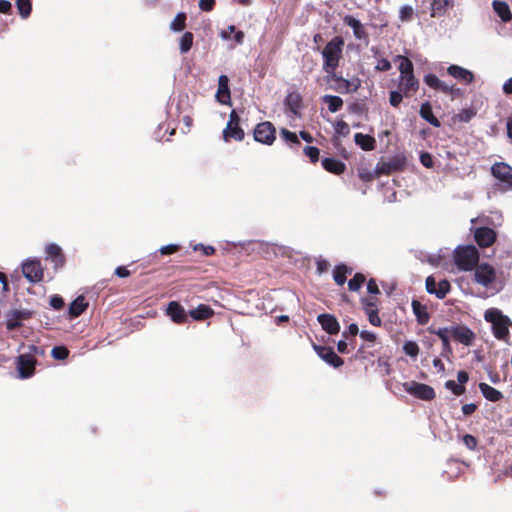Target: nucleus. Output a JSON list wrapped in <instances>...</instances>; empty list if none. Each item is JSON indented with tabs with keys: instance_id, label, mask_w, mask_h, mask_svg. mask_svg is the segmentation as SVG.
<instances>
[{
	"instance_id": "obj_1",
	"label": "nucleus",
	"mask_w": 512,
	"mask_h": 512,
	"mask_svg": "<svg viewBox=\"0 0 512 512\" xmlns=\"http://www.w3.org/2000/svg\"><path fill=\"white\" fill-rule=\"evenodd\" d=\"M344 39L341 36L333 37L323 48V70L326 73L336 71L342 58Z\"/></svg>"
},
{
	"instance_id": "obj_2",
	"label": "nucleus",
	"mask_w": 512,
	"mask_h": 512,
	"mask_svg": "<svg viewBox=\"0 0 512 512\" xmlns=\"http://www.w3.org/2000/svg\"><path fill=\"white\" fill-rule=\"evenodd\" d=\"M45 351L42 347L29 345L26 353L20 354L16 359V367L21 379H27L34 375L37 364V356H43Z\"/></svg>"
},
{
	"instance_id": "obj_3",
	"label": "nucleus",
	"mask_w": 512,
	"mask_h": 512,
	"mask_svg": "<svg viewBox=\"0 0 512 512\" xmlns=\"http://www.w3.org/2000/svg\"><path fill=\"white\" fill-rule=\"evenodd\" d=\"M479 261V252L472 245L457 247L454 251V262L461 271H472Z\"/></svg>"
},
{
	"instance_id": "obj_4",
	"label": "nucleus",
	"mask_w": 512,
	"mask_h": 512,
	"mask_svg": "<svg viewBox=\"0 0 512 512\" xmlns=\"http://www.w3.org/2000/svg\"><path fill=\"white\" fill-rule=\"evenodd\" d=\"M484 318L492 324L493 335L499 340H505L509 335L510 319L499 309L491 308L485 312Z\"/></svg>"
},
{
	"instance_id": "obj_5",
	"label": "nucleus",
	"mask_w": 512,
	"mask_h": 512,
	"mask_svg": "<svg viewBox=\"0 0 512 512\" xmlns=\"http://www.w3.org/2000/svg\"><path fill=\"white\" fill-rule=\"evenodd\" d=\"M492 176L500 181L502 191H512V166L506 162H495L491 166Z\"/></svg>"
},
{
	"instance_id": "obj_6",
	"label": "nucleus",
	"mask_w": 512,
	"mask_h": 512,
	"mask_svg": "<svg viewBox=\"0 0 512 512\" xmlns=\"http://www.w3.org/2000/svg\"><path fill=\"white\" fill-rule=\"evenodd\" d=\"M402 386L404 391L420 400L431 401L436 396L433 387L424 383L410 381L404 382Z\"/></svg>"
},
{
	"instance_id": "obj_7",
	"label": "nucleus",
	"mask_w": 512,
	"mask_h": 512,
	"mask_svg": "<svg viewBox=\"0 0 512 512\" xmlns=\"http://www.w3.org/2000/svg\"><path fill=\"white\" fill-rule=\"evenodd\" d=\"M253 136L256 142L272 145L276 139V129L269 121L260 122L254 128Z\"/></svg>"
},
{
	"instance_id": "obj_8",
	"label": "nucleus",
	"mask_w": 512,
	"mask_h": 512,
	"mask_svg": "<svg viewBox=\"0 0 512 512\" xmlns=\"http://www.w3.org/2000/svg\"><path fill=\"white\" fill-rule=\"evenodd\" d=\"M35 315L33 310L13 309L6 314V328L14 331L22 326L23 321L31 319Z\"/></svg>"
},
{
	"instance_id": "obj_9",
	"label": "nucleus",
	"mask_w": 512,
	"mask_h": 512,
	"mask_svg": "<svg viewBox=\"0 0 512 512\" xmlns=\"http://www.w3.org/2000/svg\"><path fill=\"white\" fill-rule=\"evenodd\" d=\"M474 270V278L476 283L484 287H488L496 279V271L494 267L489 263H481L479 265L477 264Z\"/></svg>"
},
{
	"instance_id": "obj_10",
	"label": "nucleus",
	"mask_w": 512,
	"mask_h": 512,
	"mask_svg": "<svg viewBox=\"0 0 512 512\" xmlns=\"http://www.w3.org/2000/svg\"><path fill=\"white\" fill-rule=\"evenodd\" d=\"M24 277L31 283H38L43 280L44 269L39 260H27L22 265Z\"/></svg>"
},
{
	"instance_id": "obj_11",
	"label": "nucleus",
	"mask_w": 512,
	"mask_h": 512,
	"mask_svg": "<svg viewBox=\"0 0 512 512\" xmlns=\"http://www.w3.org/2000/svg\"><path fill=\"white\" fill-rule=\"evenodd\" d=\"M328 74H329L330 79L337 83L335 90L342 94L356 92L361 85V81L358 78L348 80V79H345L342 76L338 75L336 73V71L330 72Z\"/></svg>"
},
{
	"instance_id": "obj_12",
	"label": "nucleus",
	"mask_w": 512,
	"mask_h": 512,
	"mask_svg": "<svg viewBox=\"0 0 512 512\" xmlns=\"http://www.w3.org/2000/svg\"><path fill=\"white\" fill-rule=\"evenodd\" d=\"M313 348L323 361L334 368H339L344 364V360L335 353L332 347L313 344Z\"/></svg>"
},
{
	"instance_id": "obj_13",
	"label": "nucleus",
	"mask_w": 512,
	"mask_h": 512,
	"mask_svg": "<svg viewBox=\"0 0 512 512\" xmlns=\"http://www.w3.org/2000/svg\"><path fill=\"white\" fill-rule=\"evenodd\" d=\"M405 166V156L396 155L390 158L388 161L382 162L380 165H378L377 171L379 174L390 175L391 173L404 170Z\"/></svg>"
},
{
	"instance_id": "obj_14",
	"label": "nucleus",
	"mask_w": 512,
	"mask_h": 512,
	"mask_svg": "<svg viewBox=\"0 0 512 512\" xmlns=\"http://www.w3.org/2000/svg\"><path fill=\"white\" fill-rule=\"evenodd\" d=\"M450 334L455 341L465 346H471L475 340V333L465 325L452 326Z\"/></svg>"
},
{
	"instance_id": "obj_15",
	"label": "nucleus",
	"mask_w": 512,
	"mask_h": 512,
	"mask_svg": "<svg viewBox=\"0 0 512 512\" xmlns=\"http://www.w3.org/2000/svg\"><path fill=\"white\" fill-rule=\"evenodd\" d=\"M474 238L480 247H490L496 241V232L490 227H479L475 230Z\"/></svg>"
},
{
	"instance_id": "obj_16",
	"label": "nucleus",
	"mask_w": 512,
	"mask_h": 512,
	"mask_svg": "<svg viewBox=\"0 0 512 512\" xmlns=\"http://www.w3.org/2000/svg\"><path fill=\"white\" fill-rule=\"evenodd\" d=\"M398 88L405 97H412L419 88V81L414 74L400 75Z\"/></svg>"
},
{
	"instance_id": "obj_17",
	"label": "nucleus",
	"mask_w": 512,
	"mask_h": 512,
	"mask_svg": "<svg viewBox=\"0 0 512 512\" xmlns=\"http://www.w3.org/2000/svg\"><path fill=\"white\" fill-rule=\"evenodd\" d=\"M166 313L176 324H184L188 321L189 313L187 314L184 307L177 301L169 302Z\"/></svg>"
},
{
	"instance_id": "obj_18",
	"label": "nucleus",
	"mask_w": 512,
	"mask_h": 512,
	"mask_svg": "<svg viewBox=\"0 0 512 512\" xmlns=\"http://www.w3.org/2000/svg\"><path fill=\"white\" fill-rule=\"evenodd\" d=\"M216 99L223 105H231V92L229 87V78L227 75H220L218 78Z\"/></svg>"
},
{
	"instance_id": "obj_19",
	"label": "nucleus",
	"mask_w": 512,
	"mask_h": 512,
	"mask_svg": "<svg viewBox=\"0 0 512 512\" xmlns=\"http://www.w3.org/2000/svg\"><path fill=\"white\" fill-rule=\"evenodd\" d=\"M318 322L322 329L330 335H336L340 331V325L336 317L332 314L323 313L318 315Z\"/></svg>"
},
{
	"instance_id": "obj_20",
	"label": "nucleus",
	"mask_w": 512,
	"mask_h": 512,
	"mask_svg": "<svg viewBox=\"0 0 512 512\" xmlns=\"http://www.w3.org/2000/svg\"><path fill=\"white\" fill-rule=\"evenodd\" d=\"M345 25L349 26L353 30L354 37L358 40L368 41L369 35L364 25L355 17L346 15L343 19Z\"/></svg>"
},
{
	"instance_id": "obj_21",
	"label": "nucleus",
	"mask_w": 512,
	"mask_h": 512,
	"mask_svg": "<svg viewBox=\"0 0 512 512\" xmlns=\"http://www.w3.org/2000/svg\"><path fill=\"white\" fill-rule=\"evenodd\" d=\"M447 73L458 81L464 84H471L474 80V75L470 70H467L458 65H450L447 68Z\"/></svg>"
},
{
	"instance_id": "obj_22",
	"label": "nucleus",
	"mask_w": 512,
	"mask_h": 512,
	"mask_svg": "<svg viewBox=\"0 0 512 512\" xmlns=\"http://www.w3.org/2000/svg\"><path fill=\"white\" fill-rule=\"evenodd\" d=\"M429 332L432 334L437 335L441 342H442V352L441 355L444 357H448V355L452 354L453 350L450 344L449 336L450 334V328L444 327V328H438L433 329L429 328Z\"/></svg>"
},
{
	"instance_id": "obj_23",
	"label": "nucleus",
	"mask_w": 512,
	"mask_h": 512,
	"mask_svg": "<svg viewBox=\"0 0 512 512\" xmlns=\"http://www.w3.org/2000/svg\"><path fill=\"white\" fill-rule=\"evenodd\" d=\"M46 254L51 262H53L56 269L63 267L65 264V255L63 254L61 247L57 244H49L46 247Z\"/></svg>"
},
{
	"instance_id": "obj_24",
	"label": "nucleus",
	"mask_w": 512,
	"mask_h": 512,
	"mask_svg": "<svg viewBox=\"0 0 512 512\" xmlns=\"http://www.w3.org/2000/svg\"><path fill=\"white\" fill-rule=\"evenodd\" d=\"M245 137L244 130L240 127V124H227L223 130V139L225 142L231 140L242 141Z\"/></svg>"
},
{
	"instance_id": "obj_25",
	"label": "nucleus",
	"mask_w": 512,
	"mask_h": 512,
	"mask_svg": "<svg viewBox=\"0 0 512 512\" xmlns=\"http://www.w3.org/2000/svg\"><path fill=\"white\" fill-rule=\"evenodd\" d=\"M454 6V0H433L431 3V17L439 18Z\"/></svg>"
},
{
	"instance_id": "obj_26",
	"label": "nucleus",
	"mask_w": 512,
	"mask_h": 512,
	"mask_svg": "<svg viewBox=\"0 0 512 512\" xmlns=\"http://www.w3.org/2000/svg\"><path fill=\"white\" fill-rule=\"evenodd\" d=\"M214 310L206 304H199L195 309L189 311V316L196 321H204L214 316Z\"/></svg>"
},
{
	"instance_id": "obj_27",
	"label": "nucleus",
	"mask_w": 512,
	"mask_h": 512,
	"mask_svg": "<svg viewBox=\"0 0 512 512\" xmlns=\"http://www.w3.org/2000/svg\"><path fill=\"white\" fill-rule=\"evenodd\" d=\"M322 166L326 171L336 175H340L346 170L345 163L335 158H324L322 160Z\"/></svg>"
},
{
	"instance_id": "obj_28",
	"label": "nucleus",
	"mask_w": 512,
	"mask_h": 512,
	"mask_svg": "<svg viewBox=\"0 0 512 512\" xmlns=\"http://www.w3.org/2000/svg\"><path fill=\"white\" fill-rule=\"evenodd\" d=\"M354 141L364 151H372L376 148L375 138L368 134L356 133Z\"/></svg>"
},
{
	"instance_id": "obj_29",
	"label": "nucleus",
	"mask_w": 512,
	"mask_h": 512,
	"mask_svg": "<svg viewBox=\"0 0 512 512\" xmlns=\"http://www.w3.org/2000/svg\"><path fill=\"white\" fill-rule=\"evenodd\" d=\"M411 306L413 313L416 316L418 324L426 325L430 320V315L427 312V307L421 304L418 300H413Z\"/></svg>"
},
{
	"instance_id": "obj_30",
	"label": "nucleus",
	"mask_w": 512,
	"mask_h": 512,
	"mask_svg": "<svg viewBox=\"0 0 512 512\" xmlns=\"http://www.w3.org/2000/svg\"><path fill=\"white\" fill-rule=\"evenodd\" d=\"M87 307L88 302H86L84 296L80 295L69 305L68 313L71 318H76L79 317Z\"/></svg>"
},
{
	"instance_id": "obj_31",
	"label": "nucleus",
	"mask_w": 512,
	"mask_h": 512,
	"mask_svg": "<svg viewBox=\"0 0 512 512\" xmlns=\"http://www.w3.org/2000/svg\"><path fill=\"white\" fill-rule=\"evenodd\" d=\"M479 389L483 394L484 398L491 402H498L503 399V394L499 390L493 388L487 383H479Z\"/></svg>"
},
{
	"instance_id": "obj_32",
	"label": "nucleus",
	"mask_w": 512,
	"mask_h": 512,
	"mask_svg": "<svg viewBox=\"0 0 512 512\" xmlns=\"http://www.w3.org/2000/svg\"><path fill=\"white\" fill-rule=\"evenodd\" d=\"M419 114L425 121H427L432 126L437 128L441 126V122L438 120L436 116H434L432 106L429 102H425L421 105Z\"/></svg>"
},
{
	"instance_id": "obj_33",
	"label": "nucleus",
	"mask_w": 512,
	"mask_h": 512,
	"mask_svg": "<svg viewBox=\"0 0 512 512\" xmlns=\"http://www.w3.org/2000/svg\"><path fill=\"white\" fill-rule=\"evenodd\" d=\"M352 273V269L345 264L337 265L333 270V279L337 285H344L347 281V275Z\"/></svg>"
},
{
	"instance_id": "obj_34",
	"label": "nucleus",
	"mask_w": 512,
	"mask_h": 512,
	"mask_svg": "<svg viewBox=\"0 0 512 512\" xmlns=\"http://www.w3.org/2000/svg\"><path fill=\"white\" fill-rule=\"evenodd\" d=\"M493 9L496 14L501 18L502 21L508 22L512 18V14L508 4L504 1L494 0L493 1Z\"/></svg>"
},
{
	"instance_id": "obj_35",
	"label": "nucleus",
	"mask_w": 512,
	"mask_h": 512,
	"mask_svg": "<svg viewBox=\"0 0 512 512\" xmlns=\"http://www.w3.org/2000/svg\"><path fill=\"white\" fill-rule=\"evenodd\" d=\"M322 100L324 103H326L328 105V110L331 113H336L343 106V100L339 96L325 95V96H323Z\"/></svg>"
},
{
	"instance_id": "obj_36",
	"label": "nucleus",
	"mask_w": 512,
	"mask_h": 512,
	"mask_svg": "<svg viewBox=\"0 0 512 512\" xmlns=\"http://www.w3.org/2000/svg\"><path fill=\"white\" fill-rule=\"evenodd\" d=\"M365 282L366 276L358 272L348 281V289L352 292H357Z\"/></svg>"
},
{
	"instance_id": "obj_37",
	"label": "nucleus",
	"mask_w": 512,
	"mask_h": 512,
	"mask_svg": "<svg viewBox=\"0 0 512 512\" xmlns=\"http://www.w3.org/2000/svg\"><path fill=\"white\" fill-rule=\"evenodd\" d=\"M286 104L289 106L293 113H297V110L301 107L302 98L299 93L293 92L286 97Z\"/></svg>"
},
{
	"instance_id": "obj_38",
	"label": "nucleus",
	"mask_w": 512,
	"mask_h": 512,
	"mask_svg": "<svg viewBox=\"0 0 512 512\" xmlns=\"http://www.w3.org/2000/svg\"><path fill=\"white\" fill-rule=\"evenodd\" d=\"M186 14L181 12L178 13L170 24V28L173 31L180 32L186 27Z\"/></svg>"
},
{
	"instance_id": "obj_39",
	"label": "nucleus",
	"mask_w": 512,
	"mask_h": 512,
	"mask_svg": "<svg viewBox=\"0 0 512 512\" xmlns=\"http://www.w3.org/2000/svg\"><path fill=\"white\" fill-rule=\"evenodd\" d=\"M194 35L192 32H185L180 38V51L187 53L193 45Z\"/></svg>"
},
{
	"instance_id": "obj_40",
	"label": "nucleus",
	"mask_w": 512,
	"mask_h": 512,
	"mask_svg": "<svg viewBox=\"0 0 512 512\" xmlns=\"http://www.w3.org/2000/svg\"><path fill=\"white\" fill-rule=\"evenodd\" d=\"M360 303L364 312H369L378 309L379 300L374 296L362 297Z\"/></svg>"
},
{
	"instance_id": "obj_41",
	"label": "nucleus",
	"mask_w": 512,
	"mask_h": 512,
	"mask_svg": "<svg viewBox=\"0 0 512 512\" xmlns=\"http://www.w3.org/2000/svg\"><path fill=\"white\" fill-rule=\"evenodd\" d=\"M451 285L450 282L446 279H443L437 283V289L435 295L438 299H444L446 295L450 292Z\"/></svg>"
},
{
	"instance_id": "obj_42",
	"label": "nucleus",
	"mask_w": 512,
	"mask_h": 512,
	"mask_svg": "<svg viewBox=\"0 0 512 512\" xmlns=\"http://www.w3.org/2000/svg\"><path fill=\"white\" fill-rule=\"evenodd\" d=\"M399 58L401 59V62L399 65L400 75L414 74L413 73L414 67H413L412 61L405 56H400Z\"/></svg>"
},
{
	"instance_id": "obj_43",
	"label": "nucleus",
	"mask_w": 512,
	"mask_h": 512,
	"mask_svg": "<svg viewBox=\"0 0 512 512\" xmlns=\"http://www.w3.org/2000/svg\"><path fill=\"white\" fill-rule=\"evenodd\" d=\"M17 9L22 18H27L32 10L30 0H17Z\"/></svg>"
},
{
	"instance_id": "obj_44",
	"label": "nucleus",
	"mask_w": 512,
	"mask_h": 512,
	"mask_svg": "<svg viewBox=\"0 0 512 512\" xmlns=\"http://www.w3.org/2000/svg\"><path fill=\"white\" fill-rule=\"evenodd\" d=\"M475 115H476V110L474 108H464L457 115H455V120L467 123Z\"/></svg>"
},
{
	"instance_id": "obj_45",
	"label": "nucleus",
	"mask_w": 512,
	"mask_h": 512,
	"mask_svg": "<svg viewBox=\"0 0 512 512\" xmlns=\"http://www.w3.org/2000/svg\"><path fill=\"white\" fill-rule=\"evenodd\" d=\"M69 350L65 346H55L51 351V356L55 360H65L69 356Z\"/></svg>"
},
{
	"instance_id": "obj_46",
	"label": "nucleus",
	"mask_w": 512,
	"mask_h": 512,
	"mask_svg": "<svg viewBox=\"0 0 512 512\" xmlns=\"http://www.w3.org/2000/svg\"><path fill=\"white\" fill-rule=\"evenodd\" d=\"M403 351L406 355L415 358L419 354V346L414 341H406L403 344Z\"/></svg>"
},
{
	"instance_id": "obj_47",
	"label": "nucleus",
	"mask_w": 512,
	"mask_h": 512,
	"mask_svg": "<svg viewBox=\"0 0 512 512\" xmlns=\"http://www.w3.org/2000/svg\"><path fill=\"white\" fill-rule=\"evenodd\" d=\"M280 136L285 142L296 144V145L301 144L296 133L291 132L290 130H288L286 128L281 129Z\"/></svg>"
},
{
	"instance_id": "obj_48",
	"label": "nucleus",
	"mask_w": 512,
	"mask_h": 512,
	"mask_svg": "<svg viewBox=\"0 0 512 512\" xmlns=\"http://www.w3.org/2000/svg\"><path fill=\"white\" fill-rule=\"evenodd\" d=\"M445 387L450 390L454 395L460 396L466 392L465 386L459 385L454 380H448L445 382Z\"/></svg>"
},
{
	"instance_id": "obj_49",
	"label": "nucleus",
	"mask_w": 512,
	"mask_h": 512,
	"mask_svg": "<svg viewBox=\"0 0 512 512\" xmlns=\"http://www.w3.org/2000/svg\"><path fill=\"white\" fill-rule=\"evenodd\" d=\"M403 97H405V96L403 95V93L400 90L399 91H396V90L391 91L389 93L390 105L394 108H398L403 100Z\"/></svg>"
},
{
	"instance_id": "obj_50",
	"label": "nucleus",
	"mask_w": 512,
	"mask_h": 512,
	"mask_svg": "<svg viewBox=\"0 0 512 512\" xmlns=\"http://www.w3.org/2000/svg\"><path fill=\"white\" fill-rule=\"evenodd\" d=\"M304 154L310 159L312 163H316L319 160V149L314 146H305L303 149Z\"/></svg>"
},
{
	"instance_id": "obj_51",
	"label": "nucleus",
	"mask_w": 512,
	"mask_h": 512,
	"mask_svg": "<svg viewBox=\"0 0 512 512\" xmlns=\"http://www.w3.org/2000/svg\"><path fill=\"white\" fill-rule=\"evenodd\" d=\"M367 315L368 321L371 325L379 327L382 324L381 318L379 317V309L371 310L369 312H365Z\"/></svg>"
},
{
	"instance_id": "obj_52",
	"label": "nucleus",
	"mask_w": 512,
	"mask_h": 512,
	"mask_svg": "<svg viewBox=\"0 0 512 512\" xmlns=\"http://www.w3.org/2000/svg\"><path fill=\"white\" fill-rule=\"evenodd\" d=\"M440 79L435 74H427L424 76V83L430 88L437 90Z\"/></svg>"
},
{
	"instance_id": "obj_53",
	"label": "nucleus",
	"mask_w": 512,
	"mask_h": 512,
	"mask_svg": "<svg viewBox=\"0 0 512 512\" xmlns=\"http://www.w3.org/2000/svg\"><path fill=\"white\" fill-rule=\"evenodd\" d=\"M413 14V8L411 6L405 5L401 7L399 17L402 21H410L413 17Z\"/></svg>"
},
{
	"instance_id": "obj_54",
	"label": "nucleus",
	"mask_w": 512,
	"mask_h": 512,
	"mask_svg": "<svg viewBox=\"0 0 512 512\" xmlns=\"http://www.w3.org/2000/svg\"><path fill=\"white\" fill-rule=\"evenodd\" d=\"M335 131L339 135L347 136L350 132L349 125L345 121L340 120L336 123Z\"/></svg>"
},
{
	"instance_id": "obj_55",
	"label": "nucleus",
	"mask_w": 512,
	"mask_h": 512,
	"mask_svg": "<svg viewBox=\"0 0 512 512\" xmlns=\"http://www.w3.org/2000/svg\"><path fill=\"white\" fill-rule=\"evenodd\" d=\"M462 441L464 445L470 450H474L478 444L476 437L470 434L464 435Z\"/></svg>"
},
{
	"instance_id": "obj_56",
	"label": "nucleus",
	"mask_w": 512,
	"mask_h": 512,
	"mask_svg": "<svg viewBox=\"0 0 512 512\" xmlns=\"http://www.w3.org/2000/svg\"><path fill=\"white\" fill-rule=\"evenodd\" d=\"M420 162L426 168H432L434 165L433 157L429 152H422L420 154Z\"/></svg>"
},
{
	"instance_id": "obj_57",
	"label": "nucleus",
	"mask_w": 512,
	"mask_h": 512,
	"mask_svg": "<svg viewBox=\"0 0 512 512\" xmlns=\"http://www.w3.org/2000/svg\"><path fill=\"white\" fill-rule=\"evenodd\" d=\"M65 303L61 296L53 295L50 297V306L55 310H60L64 307Z\"/></svg>"
},
{
	"instance_id": "obj_58",
	"label": "nucleus",
	"mask_w": 512,
	"mask_h": 512,
	"mask_svg": "<svg viewBox=\"0 0 512 512\" xmlns=\"http://www.w3.org/2000/svg\"><path fill=\"white\" fill-rule=\"evenodd\" d=\"M215 4V0H199V8L205 12L212 11L215 7Z\"/></svg>"
},
{
	"instance_id": "obj_59",
	"label": "nucleus",
	"mask_w": 512,
	"mask_h": 512,
	"mask_svg": "<svg viewBox=\"0 0 512 512\" xmlns=\"http://www.w3.org/2000/svg\"><path fill=\"white\" fill-rule=\"evenodd\" d=\"M425 285H426V290L429 294H435L436 289H437V283L433 276H428L426 278Z\"/></svg>"
},
{
	"instance_id": "obj_60",
	"label": "nucleus",
	"mask_w": 512,
	"mask_h": 512,
	"mask_svg": "<svg viewBox=\"0 0 512 512\" xmlns=\"http://www.w3.org/2000/svg\"><path fill=\"white\" fill-rule=\"evenodd\" d=\"M367 291L370 294L378 295L380 294V289L378 287V284L374 278H371L367 282Z\"/></svg>"
},
{
	"instance_id": "obj_61",
	"label": "nucleus",
	"mask_w": 512,
	"mask_h": 512,
	"mask_svg": "<svg viewBox=\"0 0 512 512\" xmlns=\"http://www.w3.org/2000/svg\"><path fill=\"white\" fill-rule=\"evenodd\" d=\"M179 250V246L175 244H169L160 248L162 255H170L176 253Z\"/></svg>"
},
{
	"instance_id": "obj_62",
	"label": "nucleus",
	"mask_w": 512,
	"mask_h": 512,
	"mask_svg": "<svg viewBox=\"0 0 512 512\" xmlns=\"http://www.w3.org/2000/svg\"><path fill=\"white\" fill-rule=\"evenodd\" d=\"M235 26L234 25H229L227 27V29H224V30H221L220 33H219V36L223 39V40H230L231 39V36L232 34L235 32Z\"/></svg>"
},
{
	"instance_id": "obj_63",
	"label": "nucleus",
	"mask_w": 512,
	"mask_h": 512,
	"mask_svg": "<svg viewBox=\"0 0 512 512\" xmlns=\"http://www.w3.org/2000/svg\"><path fill=\"white\" fill-rule=\"evenodd\" d=\"M359 333V328L356 323H352L348 326V329L343 332V337L347 338L348 336L355 337Z\"/></svg>"
},
{
	"instance_id": "obj_64",
	"label": "nucleus",
	"mask_w": 512,
	"mask_h": 512,
	"mask_svg": "<svg viewBox=\"0 0 512 512\" xmlns=\"http://www.w3.org/2000/svg\"><path fill=\"white\" fill-rule=\"evenodd\" d=\"M376 69L379 71H388L391 69V63L389 62V60L383 58L378 61Z\"/></svg>"
}]
</instances>
